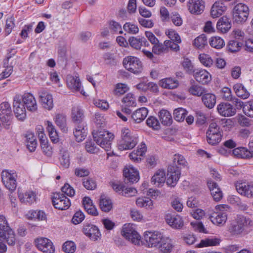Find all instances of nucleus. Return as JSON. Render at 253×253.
I'll return each instance as SVG.
<instances>
[{"instance_id":"63","label":"nucleus","mask_w":253,"mask_h":253,"mask_svg":"<svg viewBox=\"0 0 253 253\" xmlns=\"http://www.w3.org/2000/svg\"><path fill=\"white\" fill-rule=\"evenodd\" d=\"M89 170L84 168H77L75 169L74 174L79 177L87 176L89 174Z\"/></svg>"},{"instance_id":"9","label":"nucleus","mask_w":253,"mask_h":253,"mask_svg":"<svg viewBox=\"0 0 253 253\" xmlns=\"http://www.w3.org/2000/svg\"><path fill=\"white\" fill-rule=\"evenodd\" d=\"M12 111L10 104L7 102L0 104V120L4 127L8 129L11 124Z\"/></svg>"},{"instance_id":"32","label":"nucleus","mask_w":253,"mask_h":253,"mask_svg":"<svg viewBox=\"0 0 253 253\" xmlns=\"http://www.w3.org/2000/svg\"><path fill=\"white\" fill-rule=\"evenodd\" d=\"M55 122L63 132L67 133L68 131L67 126V117L63 114H57L55 117Z\"/></svg>"},{"instance_id":"18","label":"nucleus","mask_w":253,"mask_h":253,"mask_svg":"<svg viewBox=\"0 0 253 253\" xmlns=\"http://www.w3.org/2000/svg\"><path fill=\"white\" fill-rule=\"evenodd\" d=\"M21 102L26 107L27 110L31 112H35L37 110L38 106L34 96L30 93H25L22 96Z\"/></svg>"},{"instance_id":"60","label":"nucleus","mask_w":253,"mask_h":253,"mask_svg":"<svg viewBox=\"0 0 253 253\" xmlns=\"http://www.w3.org/2000/svg\"><path fill=\"white\" fill-rule=\"evenodd\" d=\"M128 90V87L126 84L119 83L116 86L114 93L117 95H120L126 93Z\"/></svg>"},{"instance_id":"33","label":"nucleus","mask_w":253,"mask_h":253,"mask_svg":"<svg viewBox=\"0 0 253 253\" xmlns=\"http://www.w3.org/2000/svg\"><path fill=\"white\" fill-rule=\"evenodd\" d=\"M204 105L208 108H213L216 103V97L212 93H205L202 97Z\"/></svg>"},{"instance_id":"7","label":"nucleus","mask_w":253,"mask_h":253,"mask_svg":"<svg viewBox=\"0 0 253 253\" xmlns=\"http://www.w3.org/2000/svg\"><path fill=\"white\" fill-rule=\"evenodd\" d=\"M123 65L128 71L137 74L142 71V64L140 60L134 56H128L123 60Z\"/></svg>"},{"instance_id":"17","label":"nucleus","mask_w":253,"mask_h":253,"mask_svg":"<svg viewBox=\"0 0 253 253\" xmlns=\"http://www.w3.org/2000/svg\"><path fill=\"white\" fill-rule=\"evenodd\" d=\"M217 109L219 114L224 117H231L236 113V109L228 102H221L217 105Z\"/></svg>"},{"instance_id":"21","label":"nucleus","mask_w":253,"mask_h":253,"mask_svg":"<svg viewBox=\"0 0 253 253\" xmlns=\"http://www.w3.org/2000/svg\"><path fill=\"white\" fill-rule=\"evenodd\" d=\"M188 7L190 13L199 15L204 11L205 2L203 0H190Z\"/></svg>"},{"instance_id":"31","label":"nucleus","mask_w":253,"mask_h":253,"mask_svg":"<svg viewBox=\"0 0 253 253\" xmlns=\"http://www.w3.org/2000/svg\"><path fill=\"white\" fill-rule=\"evenodd\" d=\"M233 90L236 94L243 99H247L250 95V92L242 84L238 83L234 84Z\"/></svg>"},{"instance_id":"61","label":"nucleus","mask_w":253,"mask_h":253,"mask_svg":"<svg viewBox=\"0 0 253 253\" xmlns=\"http://www.w3.org/2000/svg\"><path fill=\"white\" fill-rule=\"evenodd\" d=\"M173 162L175 164L174 166H177L176 164H177L178 165L185 167L187 164V162L184 157L179 154H175L173 156Z\"/></svg>"},{"instance_id":"3","label":"nucleus","mask_w":253,"mask_h":253,"mask_svg":"<svg viewBox=\"0 0 253 253\" xmlns=\"http://www.w3.org/2000/svg\"><path fill=\"white\" fill-rule=\"evenodd\" d=\"M251 222L252 221L249 218L243 215H238L235 221L231 224L229 228V231L233 235H239L250 225Z\"/></svg>"},{"instance_id":"51","label":"nucleus","mask_w":253,"mask_h":253,"mask_svg":"<svg viewBox=\"0 0 253 253\" xmlns=\"http://www.w3.org/2000/svg\"><path fill=\"white\" fill-rule=\"evenodd\" d=\"M124 30L130 34H137L139 31V28L136 25L130 22L126 23L123 26Z\"/></svg>"},{"instance_id":"39","label":"nucleus","mask_w":253,"mask_h":253,"mask_svg":"<svg viewBox=\"0 0 253 253\" xmlns=\"http://www.w3.org/2000/svg\"><path fill=\"white\" fill-rule=\"evenodd\" d=\"M72 117L73 121L76 124L83 122L84 113L78 107H74L72 109Z\"/></svg>"},{"instance_id":"44","label":"nucleus","mask_w":253,"mask_h":253,"mask_svg":"<svg viewBox=\"0 0 253 253\" xmlns=\"http://www.w3.org/2000/svg\"><path fill=\"white\" fill-rule=\"evenodd\" d=\"M67 84L69 88L76 91H80L81 87V83L78 77H71L68 79Z\"/></svg>"},{"instance_id":"27","label":"nucleus","mask_w":253,"mask_h":253,"mask_svg":"<svg viewBox=\"0 0 253 253\" xmlns=\"http://www.w3.org/2000/svg\"><path fill=\"white\" fill-rule=\"evenodd\" d=\"M226 10V7L221 1H216L212 5L211 14L212 17L216 18L221 16Z\"/></svg>"},{"instance_id":"1","label":"nucleus","mask_w":253,"mask_h":253,"mask_svg":"<svg viewBox=\"0 0 253 253\" xmlns=\"http://www.w3.org/2000/svg\"><path fill=\"white\" fill-rule=\"evenodd\" d=\"M138 143V138L130 130L124 127L121 130V136L118 141V147L121 151L131 150Z\"/></svg>"},{"instance_id":"6","label":"nucleus","mask_w":253,"mask_h":253,"mask_svg":"<svg viewBox=\"0 0 253 253\" xmlns=\"http://www.w3.org/2000/svg\"><path fill=\"white\" fill-rule=\"evenodd\" d=\"M249 14V9L245 4L239 3L234 6L233 17L236 23H242L246 21Z\"/></svg>"},{"instance_id":"11","label":"nucleus","mask_w":253,"mask_h":253,"mask_svg":"<svg viewBox=\"0 0 253 253\" xmlns=\"http://www.w3.org/2000/svg\"><path fill=\"white\" fill-rule=\"evenodd\" d=\"M162 239V234L158 231H147L144 234V240L146 242V246L149 248L157 247Z\"/></svg>"},{"instance_id":"14","label":"nucleus","mask_w":253,"mask_h":253,"mask_svg":"<svg viewBox=\"0 0 253 253\" xmlns=\"http://www.w3.org/2000/svg\"><path fill=\"white\" fill-rule=\"evenodd\" d=\"M37 247L43 253H54L55 248L52 242L46 238H41L35 240Z\"/></svg>"},{"instance_id":"10","label":"nucleus","mask_w":253,"mask_h":253,"mask_svg":"<svg viewBox=\"0 0 253 253\" xmlns=\"http://www.w3.org/2000/svg\"><path fill=\"white\" fill-rule=\"evenodd\" d=\"M181 174V170L177 166H169L167 174V184L170 187H174L177 184Z\"/></svg>"},{"instance_id":"37","label":"nucleus","mask_w":253,"mask_h":253,"mask_svg":"<svg viewBox=\"0 0 253 253\" xmlns=\"http://www.w3.org/2000/svg\"><path fill=\"white\" fill-rule=\"evenodd\" d=\"M159 244V248L163 253H170L173 247L171 241L169 239L163 238Z\"/></svg>"},{"instance_id":"20","label":"nucleus","mask_w":253,"mask_h":253,"mask_svg":"<svg viewBox=\"0 0 253 253\" xmlns=\"http://www.w3.org/2000/svg\"><path fill=\"white\" fill-rule=\"evenodd\" d=\"M166 220L169 226L174 229H180L184 225L182 217L178 215L167 214L166 216Z\"/></svg>"},{"instance_id":"19","label":"nucleus","mask_w":253,"mask_h":253,"mask_svg":"<svg viewBox=\"0 0 253 253\" xmlns=\"http://www.w3.org/2000/svg\"><path fill=\"white\" fill-rule=\"evenodd\" d=\"M39 96L43 108L48 110H51L54 106L52 95L44 90L39 92Z\"/></svg>"},{"instance_id":"35","label":"nucleus","mask_w":253,"mask_h":253,"mask_svg":"<svg viewBox=\"0 0 253 253\" xmlns=\"http://www.w3.org/2000/svg\"><path fill=\"white\" fill-rule=\"evenodd\" d=\"M18 197L21 203L31 204L35 201L36 195L33 191H27L24 194H18Z\"/></svg>"},{"instance_id":"16","label":"nucleus","mask_w":253,"mask_h":253,"mask_svg":"<svg viewBox=\"0 0 253 253\" xmlns=\"http://www.w3.org/2000/svg\"><path fill=\"white\" fill-rule=\"evenodd\" d=\"M83 231L86 236L92 241H95L100 238L101 233L98 228L93 224H85L84 226Z\"/></svg>"},{"instance_id":"64","label":"nucleus","mask_w":253,"mask_h":253,"mask_svg":"<svg viewBox=\"0 0 253 253\" xmlns=\"http://www.w3.org/2000/svg\"><path fill=\"white\" fill-rule=\"evenodd\" d=\"M166 34L171 41H174L177 43L181 42L180 36L174 31L172 30H169L166 32Z\"/></svg>"},{"instance_id":"50","label":"nucleus","mask_w":253,"mask_h":253,"mask_svg":"<svg viewBox=\"0 0 253 253\" xmlns=\"http://www.w3.org/2000/svg\"><path fill=\"white\" fill-rule=\"evenodd\" d=\"M76 249V246L74 242L71 241L65 242L62 246L63 251L66 253H74Z\"/></svg>"},{"instance_id":"45","label":"nucleus","mask_w":253,"mask_h":253,"mask_svg":"<svg viewBox=\"0 0 253 253\" xmlns=\"http://www.w3.org/2000/svg\"><path fill=\"white\" fill-rule=\"evenodd\" d=\"M209 42L211 47L216 49H220L225 45L224 40L219 37H211Z\"/></svg>"},{"instance_id":"42","label":"nucleus","mask_w":253,"mask_h":253,"mask_svg":"<svg viewBox=\"0 0 253 253\" xmlns=\"http://www.w3.org/2000/svg\"><path fill=\"white\" fill-rule=\"evenodd\" d=\"M61 157L60 163L61 166L65 169L69 167L70 164L69 153L67 150H60Z\"/></svg>"},{"instance_id":"24","label":"nucleus","mask_w":253,"mask_h":253,"mask_svg":"<svg viewBox=\"0 0 253 253\" xmlns=\"http://www.w3.org/2000/svg\"><path fill=\"white\" fill-rule=\"evenodd\" d=\"M123 174L126 179L127 182L133 183L138 181L139 175L138 171L132 167L125 168Z\"/></svg>"},{"instance_id":"53","label":"nucleus","mask_w":253,"mask_h":253,"mask_svg":"<svg viewBox=\"0 0 253 253\" xmlns=\"http://www.w3.org/2000/svg\"><path fill=\"white\" fill-rule=\"evenodd\" d=\"M243 112L247 116L253 117V100H250L245 103Z\"/></svg>"},{"instance_id":"54","label":"nucleus","mask_w":253,"mask_h":253,"mask_svg":"<svg viewBox=\"0 0 253 253\" xmlns=\"http://www.w3.org/2000/svg\"><path fill=\"white\" fill-rule=\"evenodd\" d=\"M122 102L127 107H132L136 105L135 98L131 93H127L123 99Z\"/></svg>"},{"instance_id":"34","label":"nucleus","mask_w":253,"mask_h":253,"mask_svg":"<svg viewBox=\"0 0 253 253\" xmlns=\"http://www.w3.org/2000/svg\"><path fill=\"white\" fill-rule=\"evenodd\" d=\"M166 174L164 170H159L152 176L151 182L157 186L164 184L166 180Z\"/></svg>"},{"instance_id":"23","label":"nucleus","mask_w":253,"mask_h":253,"mask_svg":"<svg viewBox=\"0 0 253 253\" xmlns=\"http://www.w3.org/2000/svg\"><path fill=\"white\" fill-rule=\"evenodd\" d=\"M250 150L244 147H240L234 149L233 154L238 157L250 158L253 157V139L249 143Z\"/></svg>"},{"instance_id":"43","label":"nucleus","mask_w":253,"mask_h":253,"mask_svg":"<svg viewBox=\"0 0 253 253\" xmlns=\"http://www.w3.org/2000/svg\"><path fill=\"white\" fill-rule=\"evenodd\" d=\"M181 65L185 72L189 75H193L196 71L191 61L187 58H184Z\"/></svg>"},{"instance_id":"38","label":"nucleus","mask_w":253,"mask_h":253,"mask_svg":"<svg viewBox=\"0 0 253 253\" xmlns=\"http://www.w3.org/2000/svg\"><path fill=\"white\" fill-rule=\"evenodd\" d=\"M136 205L140 208L152 210L153 208V201L149 198H138L136 201Z\"/></svg>"},{"instance_id":"55","label":"nucleus","mask_w":253,"mask_h":253,"mask_svg":"<svg viewBox=\"0 0 253 253\" xmlns=\"http://www.w3.org/2000/svg\"><path fill=\"white\" fill-rule=\"evenodd\" d=\"M15 19L13 16L8 18L5 22V32L6 36L8 35L11 33L12 30L15 27Z\"/></svg>"},{"instance_id":"41","label":"nucleus","mask_w":253,"mask_h":253,"mask_svg":"<svg viewBox=\"0 0 253 253\" xmlns=\"http://www.w3.org/2000/svg\"><path fill=\"white\" fill-rule=\"evenodd\" d=\"M220 240L217 238H211V239H206L205 240H202L200 243L197 245L198 248H202L205 247L209 246H214L219 244Z\"/></svg>"},{"instance_id":"26","label":"nucleus","mask_w":253,"mask_h":253,"mask_svg":"<svg viewBox=\"0 0 253 253\" xmlns=\"http://www.w3.org/2000/svg\"><path fill=\"white\" fill-rule=\"evenodd\" d=\"M216 27L218 30L223 33L227 32L231 28L230 19L226 16H223L218 21Z\"/></svg>"},{"instance_id":"15","label":"nucleus","mask_w":253,"mask_h":253,"mask_svg":"<svg viewBox=\"0 0 253 253\" xmlns=\"http://www.w3.org/2000/svg\"><path fill=\"white\" fill-rule=\"evenodd\" d=\"M13 108L15 116L18 120L23 121L26 118L25 107L19 97L14 98Z\"/></svg>"},{"instance_id":"58","label":"nucleus","mask_w":253,"mask_h":253,"mask_svg":"<svg viewBox=\"0 0 253 253\" xmlns=\"http://www.w3.org/2000/svg\"><path fill=\"white\" fill-rule=\"evenodd\" d=\"M152 52L157 55H160L163 52H167V47L165 46V42L164 43H159L154 44L152 48Z\"/></svg>"},{"instance_id":"49","label":"nucleus","mask_w":253,"mask_h":253,"mask_svg":"<svg viewBox=\"0 0 253 253\" xmlns=\"http://www.w3.org/2000/svg\"><path fill=\"white\" fill-rule=\"evenodd\" d=\"M242 45V43L236 40H230L228 42L227 47L231 52H235L240 50Z\"/></svg>"},{"instance_id":"46","label":"nucleus","mask_w":253,"mask_h":253,"mask_svg":"<svg viewBox=\"0 0 253 253\" xmlns=\"http://www.w3.org/2000/svg\"><path fill=\"white\" fill-rule=\"evenodd\" d=\"M187 111L184 108L175 109L173 112V118L177 122H182L185 118Z\"/></svg>"},{"instance_id":"48","label":"nucleus","mask_w":253,"mask_h":253,"mask_svg":"<svg viewBox=\"0 0 253 253\" xmlns=\"http://www.w3.org/2000/svg\"><path fill=\"white\" fill-rule=\"evenodd\" d=\"M189 91L191 94L198 96H203L207 92L204 87L199 85H192L189 87Z\"/></svg>"},{"instance_id":"13","label":"nucleus","mask_w":253,"mask_h":253,"mask_svg":"<svg viewBox=\"0 0 253 253\" xmlns=\"http://www.w3.org/2000/svg\"><path fill=\"white\" fill-rule=\"evenodd\" d=\"M122 235L127 240L135 245H139L140 236L130 224H125L123 227Z\"/></svg>"},{"instance_id":"8","label":"nucleus","mask_w":253,"mask_h":253,"mask_svg":"<svg viewBox=\"0 0 253 253\" xmlns=\"http://www.w3.org/2000/svg\"><path fill=\"white\" fill-rule=\"evenodd\" d=\"M228 208L226 205L216 206L215 207L216 211L212 212L209 216L211 221L214 224L217 225H223L227 220V214L224 211L223 209Z\"/></svg>"},{"instance_id":"62","label":"nucleus","mask_w":253,"mask_h":253,"mask_svg":"<svg viewBox=\"0 0 253 253\" xmlns=\"http://www.w3.org/2000/svg\"><path fill=\"white\" fill-rule=\"evenodd\" d=\"M85 149L88 153L94 154L98 152L99 149L97 148L94 143L91 140H88L85 143Z\"/></svg>"},{"instance_id":"30","label":"nucleus","mask_w":253,"mask_h":253,"mask_svg":"<svg viewBox=\"0 0 253 253\" xmlns=\"http://www.w3.org/2000/svg\"><path fill=\"white\" fill-rule=\"evenodd\" d=\"M159 118L161 123L167 126H169L172 122L171 114L167 110L162 109L158 113Z\"/></svg>"},{"instance_id":"40","label":"nucleus","mask_w":253,"mask_h":253,"mask_svg":"<svg viewBox=\"0 0 253 253\" xmlns=\"http://www.w3.org/2000/svg\"><path fill=\"white\" fill-rule=\"evenodd\" d=\"M160 84L162 87L168 89H174L178 85V82L177 80L170 78L162 80Z\"/></svg>"},{"instance_id":"57","label":"nucleus","mask_w":253,"mask_h":253,"mask_svg":"<svg viewBox=\"0 0 253 253\" xmlns=\"http://www.w3.org/2000/svg\"><path fill=\"white\" fill-rule=\"evenodd\" d=\"M199 59L201 63L205 66L211 67L213 64L212 59L208 54H200Z\"/></svg>"},{"instance_id":"59","label":"nucleus","mask_w":253,"mask_h":253,"mask_svg":"<svg viewBox=\"0 0 253 253\" xmlns=\"http://www.w3.org/2000/svg\"><path fill=\"white\" fill-rule=\"evenodd\" d=\"M128 42L131 47L135 49H140L141 47V38L131 37L128 39Z\"/></svg>"},{"instance_id":"12","label":"nucleus","mask_w":253,"mask_h":253,"mask_svg":"<svg viewBox=\"0 0 253 253\" xmlns=\"http://www.w3.org/2000/svg\"><path fill=\"white\" fill-rule=\"evenodd\" d=\"M52 202L54 208L60 210H67L71 205L69 198L59 193L54 194Z\"/></svg>"},{"instance_id":"47","label":"nucleus","mask_w":253,"mask_h":253,"mask_svg":"<svg viewBox=\"0 0 253 253\" xmlns=\"http://www.w3.org/2000/svg\"><path fill=\"white\" fill-rule=\"evenodd\" d=\"M194 45L198 48L201 49L208 44L207 38L204 34H202L194 40Z\"/></svg>"},{"instance_id":"56","label":"nucleus","mask_w":253,"mask_h":253,"mask_svg":"<svg viewBox=\"0 0 253 253\" xmlns=\"http://www.w3.org/2000/svg\"><path fill=\"white\" fill-rule=\"evenodd\" d=\"M109 28L111 31L114 33L120 34L123 33L121 24L114 20H111L109 22Z\"/></svg>"},{"instance_id":"25","label":"nucleus","mask_w":253,"mask_h":253,"mask_svg":"<svg viewBox=\"0 0 253 253\" xmlns=\"http://www.w3.org/2000/svg\"><path fill=\"white\" fill-rule=\"evenodd\" d=\"M0 227L2 228H6L9 230V239L8 240V244L13 246L15 243V234L13 231L9 226L6 217L3 215H0Z\"/></svg>"},{"instance_id":"4","label":"nucleus","mask_w":253,"mask_h":253,"mask_svg":"<svg viewBox=\"0 0 253 253\" xmlns=\"http://www.w3.org/2000/svg\"><path fill=\"white\" fill-rule=\"evenodd\" d=\"M2 181L9 191H14L17 187V174L14 170H3L1 173Z\"/></svg>"},{"instance_id":"52","label":"nucleus","mask_w":253,"mask_h":253,"mask_svg":"<svg viewBox=\"0 0 253 253\" xmlns=\"http://www.w3.org/2000/svg\"><path fill=\"white\" fill-rule=\"evenodd\" d=\"M146 124L148 126L154 130H159L160 128V124L156 117H149L146 120Z\"/></svg>"},{"instance_id":"29","label":"nucleus","mask_w":253,"mask_h":253,"mask_svg":"<svg viewBox=\"0 0 253 253\" xmlns=\"http://www.w3.org/2000/svg\"><path fill=\"white\" fill-rule=\"evenodd\" d=\"M25 138L27 149L30 152L35 151L37 146L36 136L33 132L28 131L25 135Z\"/></svg>"},{"instance_id":"2","label":"nucleus","mask_w":253,"mask_h":253,"mask_svg":"<svg viewBox=\"0 0 253 253\" xmlns=\"http://www.w3.org/2000/svg\"><path fill=\"white\" fill-rule=\"evenodd\" d=\"M94 141L104 149L106 151H109L111 149V144L114 138L113 133L104 130L92 132Z\"/></svg>"},{"instance_id":"36","label":"nucleus","mask_w":253,"mask_h":253,"mask_svg":"<svg viewBox=\"0 0 253 253\" xmlns=\"http://www.w3.org/2000/svg\"><path fill=\"white\" fill-rule=\"evenodd\" d=\"M99 207L103 211L107 212L112 209L113 204L109 198L101 195L99 200Z\"/></svg>"},{"instance_id":"22","label":"nucleus","mask_w":253,"mask_h":253,"mask_svg":"<svg viewBox=\"0 0 253 253\" xmlns=\"http://www.w3.org/2000/svg\"><path fill=\"white\" fill-rule=\"evenodd\" d=\"M193 75L198 82L203 84H208L211 80V75L206 70L197 69Z\"/></svg>"},{"instance_id":"28","label":"nucleus","mask_w":253,"mask_h":253,"mask_svg":"<svg viewBox=\"0 0 253 253\" xmlns=\"http://www.w3.org/2000/svg\"><path fill=\"white\" fill-rule=\"evenodd\" d=\"M148 111L145 107H142L133 113L131 118L135 123H140L143 121L148 115Z\"/></svg>"},{"instance_id":"5","label":"nucleus","mask_w":253,"mask_h":253,"mask_svg":"<svg viewBox=\"0 0 253 253\" xmlns=\"http://www.w3.org/2000/svg\"><path fill=\"white\" fill-rule=\"evenodd\" d=\"M219 128L216 123L213 122L210 124L206 132L207 140L209 144L214 145L220 142L222 135Z\"/></svg>"}]
</instances>
